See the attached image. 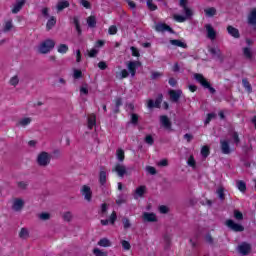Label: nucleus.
<instances>
[{"label":"nucleus","mask_w":256,"mask_h":256,"mask_svg":"<svg viewBox=\"0 0 256 256\" xmlns=\"http://www.w3.org/2000/svg\"><path fill=\"white\" fill-rule=\"evenodd\" d=\"M194 79L198 83H200V85H202V87L204 89H208V91L212 95H215V93H217V90H215V88H213V86H211V83H209V81H207V79L205 78V76H203V74H199V73L194 74Z\"/></svg>","instance_id":"1"},{"label":"nucleus","mask_w":256,"mask_h":256,"mask_svg":"<svg viewBox=\"0 0 256 256\" xmlns=\"http://www.w3.org/2000/svg\"><path fill=\"white\" fill-rule=\"evenodd\" d=\"M55 48V40L46 39L38 47V53L41 55H47L52 49Z\"/></svg>","instance_id":"2"},{"label":"nucleus","mask_w":256,"mask_h":256,"mask_svg":"<svg viewBox=\"0 0 256 256\" xmlns=\"http://www.w3.org/2000/svg\"><path fill=\"white\" fill-rule=\"evenodd\" d=\"M37 163L39 167H47L51 163V155L43 151L37 156Z\"/></svg>","instance_id":"3"},{"label":"nucleus","mask_w":256,"mask_h":256,"mask_svg":"<svg viewBox=\"0 0 256 256\" xmlns=\"http://www.w3.org/2000/svg\"><path fill=\"white\" fill-rule=\"evenodd\" d=\"M225 225L228 229L234 231V233H243V231H245V227L243 225L236 223L232 219L226 220Z\"/></svg>","instance_id":"4"},{"label":"nucleus","mask_w":256,"mask_h":256,"mask_svg":"<svg viewBox=\"0 0 256 256\" xmlns=\"http://www.w3.org/2000/svg\"><path fill=\"white\" fill-rule=\"evenodd\" d=\"M81 193L85 201H88V203H91V200L93 199V191H91V187L87 185L82 186Z\"/></svg>","instance_id":"5"},{"label":"nucleus","mask_w":256,"mask_h":256,"mask_svg":"<svg viewBox=\"0 0 256 256\" xmlns=\"http://www.w3.org/2000/svg\"><path fill=\"white\" fill-rule=\"evenodd\" d=\"M168 93L172 103H179V99H181V95H183V91L181 90H170Z\"/></svg>","instance_id":"6"},{"label":"nucleus","mask_w":256,"mask_h":256,"mask_svg":"<svg viewBox=\"0 0 256 256\" xmlns=\"http://www.w3.org/2000/svg\"><path fill=\"white\" fill-rule=\"evenodd\" d=\"M128 71L130 72L131 77H134L137 73V67H141V62L139 61H130L127 65Z\"/></svg>","instance_id":"7"},{"label":"nucleus","mask_w":256,"mask_h":256,"mask_svg":"<svg viewBox=\"0 0 256 256\" xmlns=\"http://www.w3.org/2000/svg\"><path fill=\"white\" fill-rule=\"evenodd\" d=\"M243 57L247 59V61H253V57H255V52L251 47L246 46L242 48Z\"/></svg>","instance_id":"8"},{"label":"nucleus","mask_w":256,"mask_h":256,"mask_svg":"<svg viewBox=\"0 0 256 256\" xmlns=\"http://www.w3.org/2000/svg\"><path fill=\"white\" fill-rule=\"evenodd\" d=\"M155 30L158 31V33H165V31H168V33H175V31H173V28L165 23H158L155 26Z\"/></svg>","instance_id":"9"},{"label":"nucleus","mask_w":256,"mask_h":256,"mask_svg":"<svg viewBox=\"0 0 256 256\" xmlns=\"http://www.w3.org/2000/svg\"><path fill=\"white\" fill-rule=\"evenodd\" d=\"M205 29L207 32L208 39H211V41H214L217 37V32L215 31V28L211 24H206Z\"/></svg>","instance_id":"10"},{"label":"nucleus","mask_w":256,"mask_h":256,"mask_svg":"<svg viewBox=\"0 0 256 256\" xmlns=\"http://www.w3.org/2000/svg\"><path fill=\"white\" fill-rule=\"evenodd\" d=\"M238 252L241 255H247L248 253L251 252V244H249L247 242H243L242 244H240L238 246Z\"/></svg>","instance_id":"11"},{"label":"nucleus","mask_w":256,"mask_h":256,"mask_svg":"<svg viewBox=\"0 0 256 256\" xmlns=\"http://www.w3.org/2000/svg\"><path fill=\"white\" fill-rule=\"evenodd\" d=\"M112 171H115L118 177H125V175H127V167L123 164H116Z\"/></svg>","instance_id":"12"},{"label":"nucleus","mask_w":256,"mask_h":256,"mask_svg":"<svg viewBox=\"0 0 256 256\" xmlns=\"http://www.w3.org/2000/svg\"><path fill=\"white\" fill-rule=\"evenodd\" d=\"M25 207V202L21 198H16L13 202L12 209L13 211L19 212Z\"/></svg>","instance_id":"13"},{"label":"nucleus","mask_w":256,"mask_h":256,"mask_svg":"<svg viewBox=\"0 0 256 256\" xmlns=\"http://www.w3.org/2000/svg\"><path fill=\"white\" fill-rule=\"evenodd\" d=\"M209 53H211V55L214 58L218 59V61L223 63L224 58H223V54L221 53V49H219V48H209Z\"/></svg>","instance_id":"14"},{"label":"nucleus","mask_w":256,"mask_h":256,"mask_svg":"<svg viewBox=\"0 0 256 256\" xmlns=\"http://www.w3.org/2000/svg\"><path fill=\"white\" fill-rule=\"evenodd\" d=\"M187 3V0H179V5L180 7H182L186 17H193V11L189 7H187Z\"/></svg>","instance_id":"15"},{"label":"nucleus","mask_w":256,"mask_h":256,"mask_svg":"<svg viewBox=\"0 0 256 256\" xmlns=\"http://www.w3.org/2000/svg\"><path fill=\"white\" fill-rule=\"evenodd\" d=\"M25 3H26L25 0H17L12 9V13L14 15H17V13H19V11L23 9V7L25 6Z\"/></svg>","instance_id":"16"},{"label":"nucleus","mask_w":256,"mask_h":256,"mask_svg":"<svg viewBox=\"0 0 256 256\" xmlns=\"http://www.w3.org/2000/svg\"><path fill=\"white\" fill-rule=\"evenodd\" d=\"M220 147L224 155H229V153H231V148L227 140H220Z\"/></svg>","instance_id":"17"},{"label":"nucleus","mask_w":256,"mask_h":256,"mask_svg":"<svg viewBox=\"0 0 256 256\" xmlns=\"http://www.w3.org/2000/svg\"><path fill=\"white\" fill-rule=\"evenodd\" d=\"M143 220L147 221L148 223H155L157 221V216L155 213L144 212Z\"/></svg>","instance_id":"18"},{"label":"nucleus","mask_w":256,"mask_h":256,"mask_svg":"<svg viewBox=\"0 0 256 256\" xmlns=\"http://www.w3.org/2000/svg\"><path fill=\"white\" fill-rule=\"evenodd\" d=\"M146 191H147V187L146 186H139L135 190L134 199H139V197H143L145 195Z\"/></svg>","instance_id":"19"},{"label":"nucleus","mask_w":256,"mask_h":256,"mask_svg":"<svg viewBox=\"0 0 256 256\" xmlns=\"http://www.w3.org/2000/svg\"><path fill=\"white\" fill-rule=\"evenodd\" d=\"M227 31H228L229 35L234 37V39H239V37H241V34L239 33V29H237L233 26H228Z\"/></svg>","instance_id":"20"},{"label":"nucleus","mask_w":256,"mask_h":256,"mask_svg":"<svg viewBox=\"0 0 256 256\" xmlns=\"http://www.w3.org/2000/svg\"><path fill=\"white\" fill-rule=\"evenodd\" d=\"M99 183L101 187H105L107 184V172L105 170H101L99 173Z\"/></svg>","instance_id":"21"},{"label":"nucleus","mask_w":256,"mask_h":256,"mask_svg":"<svg viewBox=\"0 0 256 256\" xmlns=\"http://www.w3.org/2000/svg\"><path fill=\"white\" fill-rule=\"evenodd\" d=\"M31 121H32V119L30 117L22 118L17 122L16 126L17 127H27V125L31 124Z\"/></svg>","instance_id":"22"},{"label":"nucleus","mask_w":256,"mask_h":256,"mask_svg":"<svg viewBox=\"0 0 256 256\" xmlns=\"http://www.w3.org/2000/svg\"><path fill=\"white\" fill-rule=\"evenodd\" d=\"M160 123L165 127V129L171 128V120L167 116H160Z\"/></svg>","instance_id":"23"},{"label":"nucleus","mask_w":256,"mask_h":256,"mask_svg":"<svg viewBox=\"0 0 256 256\" xmlns=\"http://www.w3.org/2000/svg\"><path fill=\"white\" fill-rule=\"evenodd\" d=\"M69 1L67 0H61L58 2L56 9L57 11L60 13V11H63V9H67V7H69Z\"/></svg>","instance_id":"24"},{"label":"nucleus","mask_w":256,"mask_h":256,"mask_svg":"<svg viewBox=\"0 0 256 256\" xmlns=\"http://www.w3.org/2000/svg\"><path fill=\"white\" fill-rule=\"evenodd\" d=\"M95 125H97V116H95V114H91L88 117V129H93Z\"/></svg>","instance_id":"25"},{"label":"nucleus","mask_w":256,"mask_h":256,"mask_svg":"<svg viewBox=\"0 0 256 256\" xmlns=\"http://www.w3.org/2000/svg\"><path fill=\"white\" fill-rule=\"evenodd\" d=\"M249 25H256V8H254L248 16Z\"/></svg>","instance_id":"26"},{"label":"nucleus","mask_w":256,"mask_h":256,"mask_svg":"<svg viewBox=\"0 0 256 256\" xmlns=\"http://www.w3.org/2000/svg\"><path fill=\"white\" fill-rule=\"evenodd\" d=\"M87 24L91 29H95V27H97V18H95V16H89L87 18Z\"/></svg>","instance_id":"27"},{"label":"nucleus","mask_w":256,"mask_h":256,"mask_svg":"<svg viewBox=\"0 0 256 256\" xmlns=\"http://www.w3.org/2000/svg\"><path fill=\"white\" fill-rule=\"evenodd\" d=\"M170 44L174 45L175 47H182V49H187V44L181 40H170Z\"/></svg>","instance_id":"28"},{"label":"nucleus","mask_w":256,"mask_h":256,"mask_svg":"<svg viewBox=\"0 0 256 256\" xmlns=\"http://www.w3.org/2000/svg\"><path fill=\"white\" fill-rule=\"evenodd\" d=\"M206 17H215L217 15V9L215 7H210L204 10Z\"/></svg>","instance_id":"29"},{"label":"nucleus","mask_w":256,"mask_h":256,"mask_svg":"<svg viewBox=\"0 0 256 256\" xmlns=\"http://www.w3.org/2000/svg\"><path fill=\"white\" fill-rule=\"evenodd\" d=\"M216 194L218 195L220 201H225V188L223 186H219L217 188Z\"/></svg>","instance_id":"30"},{"label":"nucleus","mask_w":256,"mask_h":256,"mask_svg":"<svg viewBox=\"0 0 256 256\" xmlns=\"http://www.w3.org/2000/svg\"><path fill=\"white\" fill-rule=\"evenodd\" d=\"M57 24V20L55 19V17H51L46 24V29H48V31H51V29H53V27H55V25Z\"/></svg>","instance_id":"31"},{"label":"nucleus","mask_w":256,"mask_h":256,"mask_svg":"<svg viewBox=\"0 0 256 256\" xmlns=\"http://www.w3.org/2000/svg\"><path fill=\"white\" fill-rule=\"evenodd\" d=\"M243 87L248 91L249 93H253V87H251V83H249V80L247 78L242 79Z\"/></svg>","instance_id":"32"},{"label":"nucleus","mask_w":256,"mask_h":256,"mask_svg":"<svg viewBox=\"0 0 256 256\" xmlns=\"http://www.w3.org/2000/svg\"><path fill=\"white\" fill-rule=\"evenodd\" d=\"M237 188L239 189V191H241V193H245V191H247V184H245V182L243 180H239L237 183Z\"/></svg>","instance_id":"33"},{"label":"nucleus","mask_w":256,"mask_h":256,"mask_svg":"<svg viewBox=\"0 0 256 256\" xmlns=\"http://www.w3.org/2000/svg\"><path fill=\"white\" fill-rule=\"evenodd\" d=\"M116 157H117L118 161H120V162L125 161V151H123V149H121V148L118 149L116 151Z\"/></svg>","instance_id":"34"},{"label":"nucleus","mask_w":256,"mask_h":256,"mask_svg":"<svg viewBox=\"0 0 256 256\" xmlns=\"http://www.w3.org/2000/svg\"><path fill=\"white\" fill-rule=\"evenodd\" d=\"M98 245L100 247H111V241H109V239H107V238H102L98 242Z\"/></svg>","instance_id":"35"},{"label":"nucleus","mask_w":256,"mask_h":256,"mask_svg":"<svg viewBox=\"0 0 256 256\" xmlns=\"http://www.w3.org/2000/svg\"><path fill=\"white\" fill-rule=\"evenodd\" d=\"M211 151L209 150V146H203L201 149V155L204 159H207L210 155Z\"/></svg>","instance_id":"36"},{"label":"nucleus","mask_w":256,"mask_h":256,"mask_svg":"<svg viewBox=\"0 0 256 256\" xmlns=\"http://www.w3.org/2000/svg\"><path fill=\"white\" fill-rule=\"evenodd\" d=\"M20 239H28L29 238V230L27 228H22L19 233Z\"/></svg>","instance_id":"37"},{"label":"nucleus","mask_w":256,"mask_h":256,"mask_svg":"<svg viewBox=\"0 0 256 256\" xmlns=\"http://www.w3.org/2000/svg\"><path fill=\"white\" fill-rule=\"evenodd\" d=\"M58 53L65 54L67 51H69V46L67 44H60L57 49Z\"/></svg>","instance_id":"38"},{"label":"nucleus","mask_w":256,"mask_h":256,"mask_svg":"<svg viewBox=\"0 0 256 256\" xmlns=\"http://www.w3.org/2000/svg\"><path fill=\"white\" fill-rule=\"evenodd\" d=\"M38 218L41 221H49L51 219V214L47 213V212H43L41 214L38 215Z\"/></svg>","instance_id":"39"},{"label":"nucleus","mask_w":256,"mask_h":256,"mask_svg":"<svg viewBox=\"0 0 256 256\" xmlns=\"http://www.w3.org/2000/svg\"><path fill=\"white\" fill-rule=\"evenodd\" d=\"M123 203H127V198H125V195L120 194L116 200V205H123Z\"/></svg>","instance_id":"40"},{"label":"nucleus","mask_w":256,"mask_h":256,"mask_svg":"<svg viewBox=\"0 0 256 256\" xmlns=\"http://www.w3.org/2000/svg\"><path fill=\"white\" fill-rule=\"evenodd\" d=\"M63 220L67 221V223L71 222V220L73 219V214L71 212H64L63 214Z\"/></svg>","instance_id":"41"},{"label":"nucleus","mask_w":256,"mask_h":256,"mask_svg":"<svg viewBox=\"0 0 256 256\" xmlns=\"http://www.w3.org/2000/svg\"><path fill=\"white\" fill-rule=\"evenodd\" d=\"M146 5L150 11H157V5L153 3V0H147Z\"/></svg>","instance_id":"42"},{"label":"nucleus","mask_w":256,"mask_h":256,"mask_svg":"<svg viewBox=\"0 0 256 256\" xmlns=\"http://www.w3.org/2000/svg\"><path fill=\"white\" fill-rule=\"evenodd\" d=\"M175 21H178V23H185L189 17L183 16V15H175L174 16Z\"/></svg>","instance_id":"43"},{"label":"nucleus","mask_w":256,"mask_h":256,"mask_svg":"<svg viewBox=\"0 0 256 256\" xmlns=\"http://www.w3.org/2000/svg\"><path fill=\"white\" fill-rule=\"evenodd\" d=\"M234 218L236 221H243V213L239 210H234Z\"/></svg>","instance_id":"44"},{"label":"nucleus","mask_w":256,"mask_h":256,"mask_svg":"<svg viewBox=\"0 0 256 256\" xmlns=\"http://www.w3.org/2000/svg\"><path fill=\"white\" fill-rule=\"evenodd\" d=\"M13 29V22L11 20L7 21L4 26V32L7 33Z\"/></svg>","instance_id":"45"},{"label":"nucleus","mask_w":256,"mask_h":256,"mask_svg":"<svg viewBox=\"0 0 256 256\" xmlns=\"http://www.w3.org/2000/svg\"><path fill=\"white\" fill-rule=\"evenodd\" d=\"M205 241L206 243H208L209 245H214L215 244V240L213 239V236H211V234H206L205 236Z\"/></svg>","instance_id":"46"},{"label":"nucleus","mask_w":256,"mask_h":256,"mask_svg":"<svg viewBox=\"0 0 256 256\" xmlns=\"http://www.w3.org/2000/svg\"><path fill=\"white\" fill-rule=\"evenodd\" d=\"M232 139H233L235 145H238L239 143H241V139L239 138V133H237V132L232 133Z\"/></svg>","instance_id":"47"},{"label":"nucleus","mask_w":256,"mask_h":256,"mask_svg":"<svg viewBox=\"0 0 256 256\" xmlns=\"http://www.w3.org/2000/svg\"><path fill=\"white\" fill-rule=\"evenodd\" d=\"M121 244L124 251H129V249H131V244L129 243V241L122 240Z\"/></svg>","instance_id":"48"},{"label":"nucleus","mask_w":256,"mask_h":256,"mask_svg":"<svg viewBox=\"0 0 256 256\" xmlns=\"http://www.w3.org/2000/svg\"><path fill=\"white\" fill-rule=\"evenodd\" d=\"M215 117V113H208L207 118L205 120V125H209V123H211V119H215Z\"/></svg>","instance_id":"49"},{"label":"nucleus","mask_w":256,"mask_h":256,"mask_svg":"<svg viewBox=\"0 0 256 256\" xmlns=\"http://www.w3.org/2000/svg\"><path fill=\"white\" fill-rule=\"evenodd\" d=\"M122 223L124 225V229H129L131 228V222L129 221L128 218H122Z\"/></svg>","instance_id":"50"},{"label":"nucleus","mask_w":256,"mask_h":256,"mask_svg":"<svg viewBox=\"0 0 256 256\" xmlns=\"http://www.w3.org/2000/svg\"><path fill=\"white\" fill-rule=\"evenodd\" d=\"M117 31V26L115 25L110 26L108 29L109 35H117Z\"/></svg>","instance_id":"51"},{"label":"nucleus","mask_w":256,"mask_h":256,"mask_svg":"<svg viewBox=\"0 0 256 256\" xmlns=\"http://www.w3.org/2000/svg\"><path fill=\"white\" fill-rule=\"evenodd\" d=\"M73 77L74 79H81V77H83V72H81V70L75 69Z\"/></svg>","instance_id":"52"},{"label":"nucleus","mask_w":256,"mask_h":256,"mask_svg":"<svg viewBox=\"0 0 256 256\" xmlns=\"http://www.w3.org/2000/svg\"><path fill=\"white\" fill-rule=\"evenodd\" d=\"M146 171H147L150 175H157V170H156L155 167H153V166H147V167H146Z\"/></svg>","instance_id":"53"},{"label":"nucleus","mask_w":256,"mask_h":256,"mask_svg":"<svg viewBox=\"0 0 256 256\" xmlns=\"http://www.w3.org/2000/svg\"><path fill=\"white\" fill-rule=\"evenodd\" d=\"M131 123H132V125H137V123H139V115L132 114L131 115Z\"/></svg>","instance_id":"54"},{"label":"nucleus","mask_w":256,"mask_h":256,"mask_svg":"<svg viewBox=\"0 0 256 256\" xmlns=\"http://www.w3.org/2000/svg\"><path fill=\"white\" fill-rule=\"evenodd\" d=\"M109 221L111 225H115V221H117V213L115 211L112 212Z\"/></svg>","instance_id":"55"},{"label":"nucleus","mask_w":256,"mask_h":256,"mask_svg":"<svg viewBox=\"0 0 256 256\" xmlns=\"http://www.w3.org/2000/svg\"><path fill=\"white\" fill-rule=\"evenodd\" d=\"M95 256H107V253L101 251L99 248L93 250Z\"/></svg>","instance_id":"56"},{"label":"nucleus","mask_w":256,"mask_h":256,"mask_svg":"<svg viewBox=\"0 0 256 256\" xmlns=\"http://www.w3.org/2000/svg\"><path fill=\"white\" fill-rule=\"evenodd\" d=\"M159 77H163V73H161V72H152L151 73L152 80L159 79Z\"/></svg>","instance_id":"57"},{"label":"nucleus","mask_w":256,"mask_h":256,"mask_svg":"<svg viewBox=\"0 0 256 256\" xmlns=\"http://www.w3.org/2000/svg\"><path fill=\"white\" fill-rule=\"evenodd\" d=\"M145 143H147L148 145H153V143H155V140H153V136L147 135L145 137Z\"/></svg>","instance_id":"58"},{"label":"nucleus","mask_w":256,"mask_h":256,"mask_svg":"<svg viewBox=\"0 0 256 256\" xmlns=\"http://www.w3.org/2000/svg\"><path fill=\"white\" fill-rule=\"evenodd\" d=\"M10 85H13L14 87L19 85V78L17 76H14L10 79Z\"/></svg>","instance_id":"59"},{"label":"nucleus","mask_w":256,"mask_h":256,"mask_svg":"<svg viewBox=\"0 0 256 256\" xmlns=\"http://www.w3.org/2000/svg\"><path fill=\"white\" fill-rule=\"evenodd\" d=\"M19 189H27V187L29 186V183L25 182V181H20L17 183Z\"/></svg>","instance_id":"60"},{"label":"nucleus","mask_w":256,"mask_h":256,"mask_svg":"<svg viewBox=\"0 0 256 256\" xmlns=\"http://www.w3.org/2000/svg\"><path fill=\"white\" fill-rule=\"evenodd\" d=\"M159 212L162 213V214H167V213H169V207H167L165 205H161L159 207Z\"/></svg>","instance_id":"61"},{"label":"nucleus","mask_w":256,"mask_h":256,"mask_svg":"<svg viewBox=\"0 0 256 256\" xmlns=\"http://www.w3.org/2000/svg\"><path fill=\"white\" fill-rule=\"evenodd\" d=\"M80 3L82 6L85 7V9H91V3H89V1L87 0H80Z\"/></svg>","instance_id":"62"},{"label":"nucleus","mask_w":256,"mask_h":256,"mask_svg":"<svg viewBox=\"0 0 256 256\" xmlns=\"http://www.w3.org/2000/svg\"><path fill=\"white\" fill-rule=\"evenodd\" d=\"M130 50H131V52H132V55H133V57H139V50L137 49V48H135V46H132L131 48H130Z\"/></svg>","instance_id":"63"},{"label":"nucleus","mask_w":256,"mask_h":256,"mask_svg":"<svg viewBox=\"0 0 256 256\" xmlns=\"http://www.w3.org/2000/svg\"><path fill=\"white\" fill-rule=\"evenodd\" d=\"M188 165L190 167H195V158H193V156H190L188 159Z\"/></svg>","instance_id":"64"}]
</instances>
